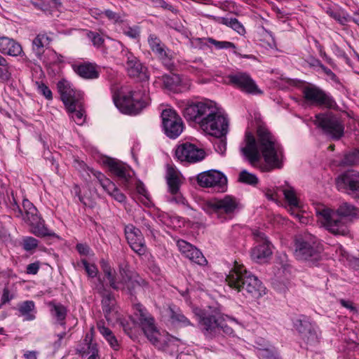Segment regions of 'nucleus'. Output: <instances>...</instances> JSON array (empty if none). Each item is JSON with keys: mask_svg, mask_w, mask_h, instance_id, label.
<instances>
[{"mask_svg": "<svg viewBox=\"0 0 359 359\" xmlns=\"http://www.w3.org/2000/svg\"><path fill=\"white\" fill-rule=\"evenodd\" d=\"M240 151L252 167L262 172H270L283 166V148L265 126L257 127L256 136L246 131Z\"/></svg>", "mask_w": 359, "mask_h": 359, "instance_id": "1", "label": "nucleus"}, {"mask_svg": "<svg viewBox=\"0 0 359 359\" xmlns=\"http://www.w3.org/2000/svg\"><path fill=\"white\" fill-rule=\"evenodd\" d=\"M182 113L187 121L197 123L205 133L212 136L222 137L229 132L227 115L211 100L188 102Z\"/></svg>", "mask_w": 359, "mask_h": 359, "instance_id": "2", "label": "nucleus"}, {"mask_svg": "<svg viewBox=\"0 0 359 359\" xmlns=\"http://www.w3.org/2000/svg\"><path fill=\"white\" fill-rule=\"evenodd\" d=\"M359 210L351 204L344 202L336 211L330 208H318L316 210L318 222L327 231L336 235H346L348 233V217L358 215Z\"/></svg>", "mask_w": 359, "mask_h": 359, "instance_id": "3", "label": "nucleus"}, {"mask_svg": "<svg viewBox=\"0 0 359 359\" xmlns=\"http://www.w3.org/2000/svg\"><path fill=\"white\" fill-rule=\"evenodd\" d=\"M226 281L231 288L243 293L245 292L254 298L266 294V287L262 283L242 265H235L227 275Z\"/></svg>", "mask_w": 359, "mask_h": 359, "instance_id": "4", "label": "nucleus"}, {"mask_svg": "<svg viewBox=\"0 0 359 359\" xmlns=\"http://www.w3.org/2000/svg\"><path fill=\"white\" fill-rule=\"evenodd\" d=\"M193 311L198 318V325L202 332L208 338H212L220 330L226 334H231L232 330L226 326L224 322L226 320L236 322L233 318L224 316L217 309L201 310L195 308Z\"/></svg>", "mask_w": 359, "mask_h": 359, "instance_id": "5", "label": "nucleus"}, {"mask_svg": "<svg viewBox=\"0 0 359 359\" xmlns=\"http://www.w3.org/2000/svg\"><path fill=\"white\" fill-rule=\"evenodd\" d=\"M114 102L123 114L136 115L149 104V97L146 90L142 88L122 91L113 97Z\"/></svg>", "mask_w": 359, "mask_h": 359, "instance_id": "6", "label": "nucleus"}, {"mask_svg": "<svg viewBox=\"0 0 359 359\" xmlns=\"http://www.w3.org/2000/svg\"><path fill=\"white\" fill-rule=\"evenodd\" d=\"M239 209V201L231 195L214 198L207 201L203 205V210L208 214L216 217L222 222L231 219Z\"/></svg>", "mask_w": 359, "mask_h": 359, "instance_id": "7", "label": "nucleus"}, {"mask_svg": "<svg viewBox=\"0 0 359 359\" xmlns=\"http://www.w3.org/2000/svg\"><path fill=\"white\" fill-rule=\"evenodd\" d=\"M278 191H281L284 195V198L289 206L290 214L297 217L300 222L304 223L305 218L300 214L302 204L295 189L292 187L286 184L276 189H267L265 191V196L269 200L278 202L280 199Z\"/></svg>", "mask_w": 359, "mask_h": 359, "instance_id": "8", "label": "nucleus"}, {"mask_svg": "<svg viewBox=\"0 0 359 359\" xmlns=\"http://www.w3.org/2000/svg\"><path fill=\"white\" fill-rule=\"evenodd\" d=\"M100 265L112 288L127 290L131 293L139 285L138 283L133 278L131 272L127 267L121 268L119 275L118 278H116L113 274L111 267L107 261L102 259Z\"/></svg>", "mask_w": 359, "mask_h": 359, "instance_id": "9", "label": "nucleus"}, {"mask_svg": "<svg viewBox=\"0 0 359 359\" xmlns=\"http://www.w3.org/2000/svg\"><path fill=\"white\" fill-rule=\"evenodd\" d=\"M322 250V245L316 237L305 236L295 241L294 255L301 261L316 259Z\"/></svg>", "mask_w": 359, "mask_h": 359, "instance_id": "10", "label": "nucleus"}, {"mask_svg": "<svg viewBox=\"0 0 359 359\" xmlns=\"http://www.w3.org/2000/svg\"><path fill=\"white\" fill-rule=\"evenodd\" d=\"M22 207L25 213L24 219L31 226L32 233L39 237L55 236V233L45 226L44 221L38 215L37 209L29 200H23Z\"/></svg>", "mask_w": 359, "mask_h": 359, "instance_id": "11", "label": "nucleus"}, {"mask_svg": "<svg viewBox=\"0 0 359 359\" xmlns=\"http://www.w3.org/2000/svg\"><path fill=\"white\" fill-rule=\"evenodd\" d=\"M137 311L139 316L142 330L148 339L155 346L161 348L163 343L166 342L164 337L158 332L154 325V320L142 305H137Z\"/></svg>", "mask_w": 359, "mask_h": 359, "instance_id": "12", "label": "nucleus"}, {"mask_svg": "<svg viewBox=\"0 0 359 359\" xmlns=\"http://www.w3.org/2000/svg\"><path fill=\"white\" fill-rule=\"evenodd\" d=\"M253 236L256 245L250 251L251 259L257 263H265L272 255V247L265 234L255 230Z\"/></svg>", "mask_w": 359, "mask_h": 359, "instance_id": "13", "label": "nucleus"}, {"mask_svg": "<svg viewBox=\"0 0 359 359\" xmlns=\"http://www.w3.org/2000/svg\"><path fill=\"white\" fill-rule=\"evenodd\" d=\"M163 128L170 138L175 139L182 133L184 123L181 117L172 109H165L161 113Z\"/></svg>", "mask_w": 359, "mask_h": 359, "instance_id": "14", "label": "nucleus"}, {"mask_svg": "<svg viewBox=\"0 0 359 359\" xmlns=\"http://www.w3.org/2000/svg\"><path fill=\"white\" fill-rule=\"evenodd\" d=\"M315 123L333 139H339L344 134V126L340 120L332 114H317Z\"/></svg>", "mask_w": 359, "mask_h": 359, "instance_id": "15", "label": "nucleus"}, {"mask_svg": "<svg viewBox=\"0 0 359 359\" xmlns=\"http://www.w3.org/2000/svg\"><path fill=\"white\" fill-rule=\"evenodd\" d=\"M229 83L243 93L253 95H262L263 91L252 78L245 72H237L227 76Z\"/></svg>", "mask_w": 359, "mask_h": 359, "instance_id": "16", "label": "nucleus"}, {"mask_svg": "<svg viewBox=\"0 0 359 359\" xmlns=\"http://www.w3.org/2000/svg\"><path fill=\"white\" fill-rule=\"evenodd\" d=\"M197 182L201 187L212 188L217 192H224L226 189L227 179L226 176L216 170L198 174Z\"/></svg>", "mask_w": 359, "mask_h": 359, "instance_id": "17", "label": "nucleus"}, {"mask_svg": "<svg viewBox=\"0 0 359 359\" xmlns=\"http://www.w3.org/2000/svg\"><path fill=\"white\" fill-rule=\"evenodd\" d=\"M165 179L169 192L173 196L170 201L177 203H184V198L180 193L182 184V176L180 171L170 165L166 166Z\"/></svg>", "mask_w": 359, "mask_h": 359, "instance_id": "18", "label": "nucleus"}, {"mask_svg": "<svg viewBox=\"0 0 359 359\" xmlns=\"http://www.w3.org/2000/svg\"><path fill=\"white\" fill-rule=\"evenodd\" d=\"M205 156L203 149L189 142L180 144L175 149V156L180 161L196 163L202 161Z\"/></svg>", "mask_w": 359, "mask_h": 359, "instance_id": "19", "label": "nucleus"}, {"mask_svg": "<svg viewBox=\"0 0 359 359\" xmlns=\"http://www.w3.org/2000/svg\"><path fill=\"white\" fill-rule=\"evenodd\" d=\"M302 93L305 101L310 104L323 105L327 107L333 106L334 100L315 86L308 85L304 86Z\"/></svg>", "mask_w": 359, "mask_h": 359, "instance_id": "20", "label": "nucleus"}, {"mask_svg": "<svg viewBox=\"0 0 359 359\" xmlns=\"http://www.w3.org/2000/svg\"><path fill=\"white\" fill-rule=\"evenodd\" d=\"M57 88L66 109H74V104L81 102L82 93L73 88L72 83L68 81H59Z\"/></svg>", "mask_w": 359, "mask_h": 359, "instance_id": "21", "label": "nucleus"}, {"mask_svg": "<svg viewBox=\"0 0 359 359\" xmlns=\"http://www.w3.org/2000/svg\"><path fill=\"white\" fill-rule=\"evenodd\" d=\"M336 186L339 191H351L359 196V171L350 170L336 179Z\"/></svg>", "mask_w": 359, "mask_h": 359, "instance_id": "22", "label": "nucleus"}, {"mask_svg": "<svg viewBox=\"0 0 359 359\" xmlns=\"http://www.w3.org/2000/svg\"><path fill=\"white\" fill-rule=\"evenodd\" d=\"M127 241L131 249L138 255L142 256L147 253V248L142 232L132 224L125 228Z\"/></svg>", "mask_w": 359, "mask_h": 359, "instance_id": "23", "label": "nucleus"}, {"mask_svg": "<svg viewBox=\"0 0 359 359\" xmlns=\"http://www.w3.org/2000/svg\"><path fill=\"white\" fill-rule=\"evenodd\" d=\"M164 86L174 93H182L189 90L192 85L191 79L186 76L170 74L163 76Z\"/></svg>", "mask_w": 359, "mask_h": 359, "instance_id": "24", "label": "nucleus"}, {"mask_svg": "<svg viewBox=\"0 0 359 359\" xmlns=\"http://www.w3.org/2000/svg\"><path fill=\"white\" fill-rule=\"evenodd\" d=\"M93 175L97 179L103 189L116 201L123 203L126 201V196L120 191L116 184L102 172L92 170Z\"/></svg>", "mask_w": 359, "mask_h": 359, "instance_id": "25", "label": "nucleus"}, {"mask_svg": "<svg viewBox=\"0 0 359 359\" xmlns=\"http://www.w3.org/2000/svg\"><path fill=\"white\" fill-rule=\"evenodd\" d=\"M0 53L11 57L25 55L21 44L13 38L0 36Z\"/></svg>", "mask_w": 359, "mask_h": 359, "instance_id": "26", "label": "nucleus"}, {"mask_svg": "<svg viewBox=\"0 0 359 359\" xmlns=\"http://www.w3.org/2000/svg\"><path fill=\"white\" fill-rule=\"evenodd\" d=\"M104 163L109 171L122 181L123 187L127 189L131 175L126 165L112 158L106 159Z\"/></svg>", "mask_w": 359, "mask_h": 359, "instance_id": "27", "label": "nucleus"}, {"mask_svg": "<svg viewBox=\"0 0 359 359\" xmlns=\"http://www.w3.org/2000/svg\"><path fill=\"white\" fill-rule=\"evenodd\" d=\"M102 308L105 318L109 323H114L119 319V315L116 306V301L114 296L110 293L103 295Z\"/></svg>", "mask_w": 359, "mask_h": 359, "instance_id": "28", "label": "nucleus"}, {"mask_svg": "<svg viewBox=\"0 0 359 359\" xmlns=\"http://www.w3.org/2000/svg\"><path fill=\"white\" fill-rule=\"evenodd\" d=\"M74 71L86 79H95L99 77L97 67L94 63L83 62L72 65Z\"/></svg>", "mask_w": 359, "mask_h": 359, "instance_id": "29", "label": "nucleus"}, {"mask_svg": "<svg viewBox=\"0 0 359 359\" xmlns=\"http://www.w3.org/2000/svg\"><path fill=\"white\" fill-rule=\"evenodd\" d=\"M168 312L172 324L182 327L193 326L191 321L182 313L179 308L170 306Z\"/></svg>", "mask_w": 359, "mask_h": 359, "instance_id": "30", "label": "nucleus"}, {"mask_svg": "<svg viewBox=\"0 0 359 359\" xmlns=\"http://www.w3.org/2000/svg\"><path fill=\"white\" fill-rule=\"evenodd\" d=\"M97 329L98 330L100 334L108 342L109 345L114 349L118 350L119 348V343L113 333V332L105 325V323L103 321H99L97 323Z\"/></svg>", "mask_w": 359, "mask_h": 359, "instance_id": "31", "label": "nucleus"}, {"mask_svg": "<svg viewBox=\"0 0 359 359\" xmlns=\"http://www.w3.org/2000/svg\"><path fill=\"white\" fill-rule=\"evenodd\" d=\"M147 41L151 51L158 57L163 59L167 57L166 48L156 35L149 34Z\"/></svg>", "mask_w": 359, "mask_h": 359, "instance_id": "32", "label": "nucleus"}, {"mask_svg": "<svg viewBox=\"0 0 359 359\" xmlns=\"http://www.w3.org/2000/svg\"><path fill=\"white\" fill-rule=\"evenodd\" d=\"M19 316L24 318V320H33L36 316L35 304L33 301H25L18 304Z\"/></svg>", "mask_w": 359, "mask_h": 359, "instance_id": "33", "label": "nucleus"}, {"mask_svg": "<svg viewBox=\"0 0 359 359\" xmlns=\"http://www.w3.org/2000/svg\"><path fill=\"white\" fill-rule=\"evenodd\" d=\"M50 38L44 33L39 34L32 41V49L38 57H41L44 52V48L50 42Z\"/></svg>", "mask_w": 359, "mask_h": 359, "instance_id": "34", "label": "nucleus"}, {"mask_svg": "<svg viewBox=\"0 0 359 359\" xmlns=\"http://www.w3.org/2000/svg\"><path fill=\"white\" fill-rule=\"evenodd\" d=\"M51 316L60 325L65 324V320L67 316V309L65 306L59 303L50 302L48 304Z\"/></svg>", "mask_w": 359, "mask_h": 359, "instance_id": "35", "label": "nucleus"}, {"mask_svg": "<svg viewBox=\"0 0 359 359\" xmlns=\"http://www.w3.org/2000/svg\"><path fill=\"white\" fill-rule=\"evenodd\" d=\"M74 109H67L71 118L79 126L83 125L86 121L85 111L82 107V102L74 104Z\"/></svg>", "mask_w": 359, "mask_h": 359, "instance_id": "36", "label": "nucleus"}, {"mask_svg": "<svg viewBox=\"0 0 359 359\" xmlns=\"http://www.w3.org/2000/svg\"><path fill=\"white\" fill-rule=\"evenodd\" d=\"M3 285H4V287L1 296V302L2 304H4L15 297L16 287L15 283H10L9 278Z\"/></svg>", "mask_w": 359, "mask_h": 359, "instance_id": "37", "label": "nucleus"}, {"mask_svg": "<svg viewBox=\"0 0 359 359\" xmlns=\"http://www.w3.org/2000/svg\"><path fill=\"white\" fill-rule=\"evenodd\" d=\"M126 69L130 77L140 78L145 76V68L142 66L140 60H137L131 65H126Z\"/></svg>", "mask_w": 359, "mask_h": 359, "instance_id": "38", "label": "nucleus"}, {"mask_svg": "<svg viewBox=\"0 0 359 359\" xmlns=\"http://www.w3.org/2000/svg\"><path fill=\"white\" fill-rule=\"evenodd\" d=\"M219 22L231 28H232L234 31H236L239 34H244L245 30L243 25L238 22L236 18H222L219 20Z\"/></svg>", "mask_w": 359, "mask_h": 359, "instance_id": "39", "label": "nucleus"}, {"mask_svg": "<svg viewBox=\"0 0 359 359\" xmlns=\"http://www.w3.org/2000/svg\"><path fill=\"white\" fill-rule=\"evenodd\" d=\"M294 326L295 328L300 333L301 336L308 332L309 331L311 330V329L314 327V326L311 323L309 320L305 316H303L302 318L296 320L294 323Z\"/></svg>", "mask_w": 359, "mask_h": 359, "instance_id": "40", "label": "nucleus"}, {"mask_svg": "<svg viewBox=\"0 0 359 359\" xmlns=\"http://www.w3.org/2000/svg\"><path fill=\"white\" fill-rule=\"evenodd\" d=\"M238 182L249 185H256L259 182V179L256 175L248 172L246 170L241 171L238 175Z\"/></svg>", "mask_w": 359, "mask_h": 359, "instance_id": "41", "label": "nucleus"}, {"mask_svg": "<svg viewBox=\"0 0 359 359\" xmlns=\"http://www.w3.org/2000/svg\"><path fill=\"white\" fill-rule=\"evenodd\" d=\"M186 257L199 265H204L207 263V260L202 252L196 247H194L190 252L187 255Z\"/></svg>", "mask_w": 359, "mask_h": 359, "instance_id": "42", "label": "nucleus"}, {"mask_svg": "<svg viewBox=\"0 0 359 359\" xmlns=\"http://www.w3.org/2000/svg\"><path fill=\"white\" fill-rule=\"evenodd\" d=\"M114 46L121 48V54L123 57L126 58V65H131L132 63L139 60L128 48H125L123 45L119 41H115Z\"/></svg>", "mask_w": 359, "mask_h": 359, "instance_id": "43", "label": "nucleus"}, {"mask_svg": "<svg viewBox=\"0 0 359 359\" xmlns=\"http://www.w3.org/2000/svg\"><path fill=\"white\" fill-rule=\"evenodd\" d=\"M326 13L341 25H345L348 21V16L342 11L327 8Z\"/></svg>", "mask_w": 359, "mask_h": 359, "instance_id": "44", "label": "nucleus"}, {"mask_svg": "<svg viewBox=\"0 0 359 359\" xmlns=\"http://www.w3.org/2000/svg\"><path fill=\"white\" fill-rule=\"evenodd\" d=\"M39 245V241L32 236L24 237L22 240V246L27 252H32Z\"/></svg>", "mask_w": 359, "mask_h": 359, "instance_id": "45", "label": "nucleus"}, {"mask_svg": "<svg viewBox=\"0 0 359 359\" xmlns=\"http://www.w3.org/2000/svg\"><path fill=\"white\" fill-rule=\"evenodd\" d=\"M302 339L309 346H313L318 342V334L316 331L315 327L311 330L304 334L302 336Z\"/></svg>", "mask_w": 359, "mask_h": 359, "instance_id": "46", "label": "nucleus"}, {"mask_svg": "<svg viewBox=\"0 0 359 359\" xmlns=\"http://www.w3.org/2000/svg\"><path fill=\"white\" fill-rule=\"evenodd\" d=\"M208 41L217 49L236 48L234 43L230 41H219L212 38H208Z\"/></svg>", "mask_w": 359, "mask_h": 359, "instance_id": "47", "label": "nucleus"}, {"mask_svg": "<svg viewBox=\"0 0 359 359\" xmlns=\"http://www.w3.org/2000/svg\"><path fill=\"white\" fill-rule=\"evenodd\" d=\"M359 163V153L352 152L345 155L342 164L344 165H352Z\"/></svg>", "mask_w": 359, "mask_h": 359, "instance_id": "48", "label": "nucleus"}, {"mask_svg": "<svg viewBox=\"0 0 359 359\" xmlns=\"http://www.w3.org/2000/svg\"><path fill=\"white\" fill-rule=\"evenodd\" d=\"M177 245L178 247L179 250L181 252L182 255L185 257L190 252V251L194 248V245L191 243L184 241V240H178L177 241Z\"/></svg>", "mask_w": 359, "mask_h": 359, "instance_id": "49", "label": "nucleus"}, {"mask_svg": "<svg viewBox=\"0 0 359 359\" xmlns=\"http://www.w3.org/2000/svg\"><path fill=\"white\" fill-rule=\"evenodd\" d=\"M82 264L89 277L94 278L97 276L98 273V269L95 264H90L86 260H82Z\"/></svg>", "mask_w": 359, "mask_h": 359, "instance_id": "50", "label": "nucleus"}, {"mask_svg": "<svg viewBox=\"0 0 359 359\" xmlns=\"http://www.w3.org/2000/svg\"><path fill=\"white\" fill-rule=\"evenodd\" d=\"M36 85L37 86V90L39 93L43 95L46 99L52 100V92L47 86L40 82H36Z\"/></svg>", "mask_w": 359, "mask_h": 359, "instance_id": "51", "label": "nucleus"}, {"mask_svg": "<svg viewBox=\"0 0 359 359\" xmlns=\"http://www.w3.org/2000/svg\"><path fill=\"white\" fill-rule=\"evenodd\" d=\"M88 36L91 39L93 44L97 48L101 47L104 43L103 38L96 32H90L88 34Z\"/></svg>", "mask_w": 359, "mask_h": 359, "instance_id": "52", "label": "nucleus"}, {"mask_svg": "<svg viewBox=\"0 0 359 359\" xmlns=\"http://www.w3.org/2000/svg\"><path fill=\"white\" fill-rule=\"evenodd\" d=\"M136 189L137 193L144 197V199H142V202L144 204H148L149 198L147 191L144 187V185L142 182H138L136 186Z\"/></svg>", "mask_w": 359, "mask_h": 359, "instance_id": "53", "label": "nucleus"}, {"mask_svg": "<svg viewBox=\"0 0 359 359\" xmlns=\"http://www.w3.org/2000/svg\"><path fill=\"white\" fill-rule=\"evenodd\" d=\"M11 78V73L10 71V65L8 62V65L6 67H0V80L1 81H8Z\"/></svg>", "mask_w": 359, "mask_h": 359, "instance_id": "54", "label": "nucleus"}, {"mask_svg": "<svg viewBox=\"0 0 359 359\" xmlns=\"http://www.w3.org/2000/svg\"><path fill=\"white\" fill-rule=\"evenodd\" d=\"M103 13L109 20L115 23L122 22L121 15L111 10H105Z\"/></svg>", "mask_w": 359, "mask_h": 359, "instance_id": "55", "label": "nucleus"}, {"mask_svg": "<svg viewBox=\"0 0 359 359\" xmlns=\"http://www.w3.org/2000/svg\"><path fill=\"white\" fill-rule=\"evenodd\" d=\"M286 260V256L284 255L283 257V263H280V268L278 269V277L281 278L283 276H285L287 273L290 271V266L287 263H283V262Z\"/></svg>", "mask_w": 359, "mask_h": 359, "instance_id": "56", "label": "nucleus"}, {"mask_svg": "<svg viewBox=\"0 0 359 359\" xmlns=\"http://www.w3.org/2000/svg\"><path fill=\"white\" fill-rule=\"evenodd\" d=\"M31 3L37 9L45 12L49 11L48 4L44 0H32Z\"/></svg>", "mask_w": 359, "mask_h": 359, "instance_id": "57", "label": "nucleus"}, {"mask_svg": "<svg viewBox=\"0 0 359 359\" xmlns=\"http://www.w3.org/2000/svg\"><path fill=\"white\" fill-rule=\"evenodd\" d=\"M40 268V264L39 262H36L32 264H29L27 266L26 272L28 274L35 275L38 273Z\"/></svg>", "mask_w": 359, "mask_h": 359, "instance_id": "58", "label": "nucleus"}, {"mask_svg": "<svg viewBox=\"0 0 359 359\" xmlns=\"http://www.w3.org/2000/svg\"><path fill=\"white\" fill-rule=\"evenodd\" d=\"M123 32L126 36L133 39L137 38L140 34L138 29L133 27H128Z\"/></svg>", "mask_w": 359, "mask_h": 359, "instance_id": "59", "label": "nucleus"}, {"mask_svg": "<svg viewBox=\"0 0 359 359\" xmlns=\"http://www.w3.org/2000/svg\"><path fill=\"white\" fill-rule=\"evenodd\" d=\"M88 349L90 350L91 355L88 357V359H100L96 344H90Z\"/></svg>", "mask_w": 359, "mask_h": 359, "instance_id": "60", "label": "nucleus"}, {"mask_svg": "<svg viewBox=\"0 0 359 359\" xmlns=\"http://www.w3.org/2000/svg\"><path fill=\"white\" fill-rule=\"evenodd\" d=\"M319 67L326 74V75H327L332 80H333V81L337 80L336 74L334 72H332L330 69L327 68L321 63H319Z\"/></svg>", "mask_w": 359, "mask_h": 359, "instance_id": "61", "label": "nucleus"}, {"mask_svg": "<svg viewBox=\"0 0 359 359\" xmlns=\"http://www.w3.org/2000/svg\"><path fill=\"white\" fill-rule=\"evenodd\" d=\"M39 353L36 351H27L24 353L25 359H37Z\"/></svg>", "mask_w": 359, "mask_h": 359, "instance_id": "62", "label": "nucleus"}, {"mask_svg": "<svg viewBox=\"0 0 359 359\" xmlns=\"http://www.w3.org/2000/svg\"><path fill=\"white\" fill-rule=\"evenodd\" d=\"M78 252L81 255H87L89 252V247L83 244H78L76 245Z\"/></svg>", "mask_w": 359, "mask_h": 359, "instance_id": "63", "label": "nucleus"}, {"mask_svg": "<svg viewBox=\"0 0 359 359\" xmlns=\"http://www.w3.org/2000/svg\"><path fill=\"white\" fill-rule=\"evenodd\" d=\"M340 304L345 308L349 309L351 311H355V308L353 305V303L350 301H346L344 299L340 300Z\"/></svg>", "mask_w": 359, "mask_h": 359, "instance_id": "64", "label": "nucleus"}]
</instances>
